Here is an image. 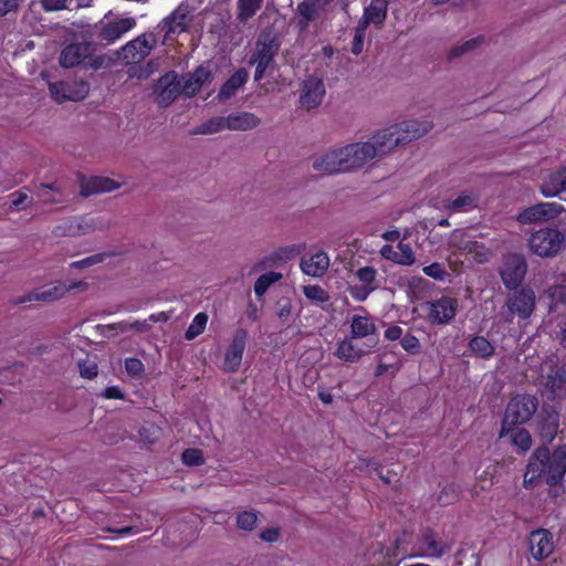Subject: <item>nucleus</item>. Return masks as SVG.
<instances>
[{"instance_id": "obj_11", "label": "nucleus", "mask_w": 566, "mask_h": 566, "mask_svg": "<svg viewBox=\"0 0 566 566\" xmlns=\"http://www.w3.org/2000/svg\"><path fill=\"white\" fill-rule=\"evenodd\" d=\"M49 88L57 103L81 101L88 94V85L83 81L50 83Z\"/></svg>"}, {"instance_id": "obj_19", "label": "nucleus", "mask_w": 566, "mask_h": 566, "mask_svg": "<svg viewBox=\"0 0 566 566\" xmlns=\"http://www.w3.org/2000/svg\"><path fill=\"white\" fill-rule=\"evenodd\" d=\"M65 293V286L60 282H56L51 286H44L42 289L34 290L23 296L14 298L13 304L18 305L32 301L53 302L61 298Z\"/></svg>"}, {"instance_id": "obj_3", "label": "nucleus", "mask_w": 566, "mask_h": 566, "mask_svg": "<svg viewBox=\"0 0 566 566\" xmlns=\"http://www.w3.org/2000/svg\"><path fill=\"white\" fill-rule=\"evenodd\" d=\"M538 405L534 395L518 394L512 397L504 410L499 439L505 438L514 427L527 423L536 413Z\"/></svg>"}, {"instance_id": "obj_32", "label": "nucleus", "mask_w": 566, "mask_h": 566, "mask_svg": "<svg viewBox=\"0 0 566 566\" xmlns=\"http://www.w3.org/2000/svg\"><path fill=\"white\" fill-rule=\"evenodd\" d=\"M374 138H376L377 142H403L401 122L382 126L375 133Z\"/></svg>"}, {"instance_id": "obj_17", "label": "nucleus", "mask_w": 566, "mask_h": 566, "mask_svg": "<svg viewBox=\"0 0 566 566\" xmlns=\"http://www.w3.org/2000/svg\"><path fill=\"white\" fill-rule=\"evenodd\" d=\"M325 95L323 81L316 76H308L303 84L300 102L307 109L315 108L322 103Z\"/></svg>"}, {"instance_id": "obj_49", "label": "nucleus", "mask_w": 566, "mask_h": 566, "mask_svg": "<svg viewBox=\"0 0 566 566\" xmlns=\"http://www.w3.org/2000/svg\"><path fill=\"white\" fill-rule=\"evenodd\" d=\"M400 344L402 348L409 354L416 355L421 352V344L419 339L410 333L401 337Z\"/></svg>"}, {"instance_id": "obj_40", "label": "nucleus", "mask_w": 566, "mask_h": 566, "mask_svg": "<svg viewBox=\"0 0 566 566\" xmlns=\"http://www.w3.org/2000/svg\"><path fill=\"white\" fill-rule=\"evenodd\" d=\"M208 322V315L206 313H198L192 319L189 327L186 329L185 338L192 340L199 336L206 328Z\"/></svg>"}, {"instance_id": "obj_13", "label": "nucleus", "mask_w": 566, "mask_h": 566, "mask_svg": "<svg viewBox=\"0 0 566 566\" xmlns=\"http://www.w3.org/2000/svg\"><path fill=\"white\" fill-rule=\"evenodd\" d=\"M562 211L564 207L557 202H541L522 211L517 220L524 224L547 221L558 217Z\"/></svg>"}, {"instance_id": "obj_18", "label": "nucleus", "mask_w": 566, "mask_h": 566, "mask_svg": "<svg viewBox=\"0 0 566 566\" xmlns=\"http://www.w3.org/2000/svg\"><path fill=\"white\" fill-rule=\"evenodd\" d=\"M80 187V196L87 198L93 195L116 190L120 187V184L108 177L94 176L88 179L82 177Z\"/></svg>"}, {"instance_id": "obj_44", "label": "nucleus", "mask_w": 566, "mask_h": 566, "mask_svg": "<svg viewBox=\"0 0 566 566\" xmlns=\"http://www.w3.org/2000/svg\"><path fill=\"white\" fill-rule=\"evenodd\" d=\"M184 464L199 467L205 463L203 452L200 449L188 448L181 453Z\"/></svg>"}, {"instance_id": "obj_63", "label": "nucleus", "mask_w": 566, "mask_h": 566, "mask_svg": "<svg viewBox=\"0 0 566 566\" xmlns=\"http://www.w3.org/2000/svg\"><path fill=\"white\" fill-rule=\"evenodd\" d=\"M60 283L65 286L66 292H71L74 290L84 292L88 289V283L85 281H65V282L60 281Z\"/></svg>"}, {"instance_id": "obj_57", "label": "nucleus", "mask_w": 566, "mask_h": 566, "mask_svg": "<svg viewBox=\"0 0 566 566\" xmlns=\"http://www.w3.org/2000/svg\"><path fill=\"white\" fill-rule=\"evenodd\" d=\"M458 499V494L455 488L453 485H449L443 488V490L438 495V502L441 505H448L454 502Z\"/></svg>"}, {"instance_id": "obj_22", "label": "nucleus", "mask_w": 566, "mask_h": 566, "mask_svg": "<svg viewBox=\"0 0 566 566\" xmlns=\"http://www.w3.org/2000/svg\"><path fill=\"white\" fill-rule=\"evenodd\" d=\"M357 338L353 336H346L344 339L337 343L335 356L346 363H358L361 357L369 353V349H364L358 346L355 340Z\"/></svg>"}, {"instance_id": "obj_39", "label": "nucleus", "mask_w": 566, "mask_h": 566, "mask_svg": "<svg viewBox=\"0 0 566 566\" xmlns=\"http://www.w3.org/2000/svg\"><path fill=\"white\" fill-rule=\"evenodd\" d=\"M304 250H305V243L285 245V247H281V248L276 249L274 251V256L276 259L281 260L282 263H285V262H289V261L295 259Z\"/></svg>"}, {"instance_id": "obj_1", "label": "nucleus", "mask_w": 566, "mask_h": 566, "mask_svg": "<svg viewBox=\"0 0 566 566\" xmlns=\"http://www.w3.org/2000/svg\"><path fill=\"white\" fill-rule=\"evenodd\" d=\"M388 144H346L313 160L314 170L323 175L346 172L363 167L367 161L391 150Z\"/></svg>"}, {"instance_id": "obj_10", "label": "nucleus", "mask_w": 566, "mask_h": 566, "mask_svg": "<svg viewBox=\"0 0 566 566\" xmlns=\"http://www.w3.org/2000/svg\"><path fill=\"white\" fill-rule=\"evenodd\" d=\"M180 80L184 94L186 96H193L202 87L211 84L213 80L212 67L209 63H203L199 65L193 72L181 76Z\"/></svg>"}, {"instance_id": "obj_62", "label": "nucleus", "mask_w": 566, "mask_h": 566, "mask_svg": "<svg viewBox=\"0 0 566 566\" xmlns=\"http://www.w3.org/2000/svg\"><path fill=\"white\" fill-rule=\"evenodd\" d=\"M280 536L279 528L269 527L261 532L260 538L266 543L276 542Z\"/></svg>"}, {"instance_id": "obj_16", "label": "nucleus", "mask_w": 566, "mask_h": 566, "mask_svg": "<svg viewBox=\"0 0 566 566\" xmlns=\"http://www.w3.org/2000/svg\"><path fill=\"white\" fill-rule=\"evenodd\" d=\"M552 533L547 530L539 528L533 531L528 538V545L532 556L536 560H543L554 551Z\"/></svg>"}, {"instance_id": "obj_21", "label": "nucleus", "mask_w": 566, "mask_h": 566, "mask_svg": "<svg viewBox=\"0 0 566 566\" xmlns=\"http://www.w3.org/2000/svg\"><path fill=\"white\" fill-rule=\"evenodd\" d=\"M151 49L153 42L148 36L142 35L123 46L122 53L127 63H137L148 55Z\"/></svg>"}, {"instance_id": "obj_42", "label": "nucleus", "mask_w": 566, "mask_h": 566, "mask_svg": "<svg viewBox=\"0 0 566 566\" xmlns=\"http://www.w3.org/2000/svg\"><path fill=\"white\" fill-rule=\"evenodd\" d=\"M356 276L363 283L361 285L378 289L376 283L377 270L374 266H363L356 271Z\"/></svg>"}, {"instance_id": "obj_8", "label": "nucleus", "mask_w": 566, "mask_h": 566, "mask_svg": "<svg viewBox=\"0 0 566 566\" xmlns=\"http://www.w3.org/2000/svg\"><path fill=\"white\" fill-rule=\"evenodd\" d=\"M560 413L555 406L544 403L535 418V436L542 446H548L554 441L559 431Z\"/></svg>"}, {"instance_id": "obj_43", "label": "nucleus", "mask_w": 566, "mask_h": 566, "mask_svg": "<svg viewBox=\"0 0 566 566\" xmlns=\"http://www.w3.org/2000/svg\"><path fill=\"white\" fill-rule=\"evenodd\" d=\"M304 295L316 303H326L329 301V294L319 285L303 286Z\"/></svg>"}, {"instance_id": "obj_36", "label": "nucleus", "mask_w": 566, "mask_h": 566, "mask_svg": "<svg viewBox=\"0 0 566 566\" xmlns=\"http://www.w3.org/2000/svg\"><path fill=\"white\" fill-rule=\"evenodd\" d=\"M283 277V274L280 273V272H274V271H271V272H268V273H264L262 275H260L255 283H254V293L258 297H261L265 294V292L268 291V289L281 281Z\"/></svg>"}, {"instance_id": "obj_56", "label": "nucleus", "mask_w": 566, "mask_h": 566, "mask_svg": "<svg viewBox=\"0 0 566 566\" xmlns=\"http://www.w3.org/2000/svg\"><path fill=\"white\" fill-rule=\"evenodd\" d=\"M366 29H367V27H365L364 24H360V23H358V25L356 28L353 49H352L353 53L356 55H358L363 51V43H364V39H365Z\"/></svg>"}, {"instance_id": "obj_48", "label": "nucleus", "mask_w": 566, "mask_h": 566, "mask_svg": "<svg viewBox=\"0 0 566 566\" xmlns=\"http://www.w3.org/2000/svg\"><path fill=\"white\" fill-rule=\"evenodd\" d=\"M125 370L130 377L139 378L144 374L145 368L139 358L129 357L125 359Z\"/></svg>"}, {"instance_id": "obj_59", "label": "nucleus", "mask_w": 566, "mask_h": 566, "mask_svg": "<svg viewBox=\"0 0 566 566\" xmlns=\"http://www.w3.org/2000/svg\"><path fill=\"white\" fill-rule=\"evenodd\" d=\"M45 11H56L66 8L72 0H39Z\"/></svg>"}, {"instance_id": "obj_54", "label": "nucleus", "mask_w": 566, "mask_h": 566, "mask_svg": "<svg viewBox=\"0 0 566 566\" xmlns=\"http://www.w3.org/2000/svg\"><path fill=\"white\" fill-rule=\"evenodd\" d=\"M423 273L434 280H443L448 275L443 265L438 262L424 266Z\"/></svg>"}, {"instance_id": "obj_60", "label": "nucleus", "mask_w": 566, "mask_h": 566, "mask_svg": "<svg viewBox=\"0 0 566 566\" xmlns=\"http://www.w3.org/2000/svg\"><path fill=\"white\" fill-rule=\"evenodd\" d=\"M12 197H14V199L12 200V207L17 210H22V209H27L28 206L25 205V202L29 200V197L25 192L23 191H15L12 193Z\"/></svg>"}, {"instance_id": "obj_12", "label": "nucleus", "mask_w": 566, "mask_h": 566, "mask_svg": "<svg viewBox=\"0 0 566 566\" xmlns=\"http://www.w3.org/2000/svg\"><path fill=\"white\" fill-rule=\"evenodd\" d=\"M101 229L94 218H74L56 224L52 231L55 237H80Z\"/></svg>"}, {"instance_id": "obj_50", "label": "nucleus", "mask_w": 566, "mask_h": 566, "mask_svg": "<svg viewBox=\"0 0 566 566\" xmlns=\"http://www.w3.org/2000/svg\"><path fill=\"white\" fill-rule=\"evenodd\" d=\"M262 0H240V13L239 17L242 20H247L252 17L260 8Z\"/></svg>"}, {"instance_id": "obj_7", "label": "nucleus", "mask_w": 566, "mask_h": 566, "mask_svg": "<svg viewBox=\"0 0 566 566\" xmlns=\"http://www.w3.org/2000/svg\"><path fill=\"white\" fill-rule=\"evenodd\" d=\"M201 0H185L181 2L167 18H165L159 27L165 32L164 43L172 41L177 35L186 32L191 17Z\"/></svg>"}, {"instance_id": "obj_6", "label": "nucleus", "mask_w": 566, "mask_h": 566, "mask_svg": "<svg viewBox=\"0 0 566 566\" xmlns=\"http://www.w3.org/2000/svg\"><path fill=\"white\" fill-rule=\"evenodd\" d=\"M527 268V261L522 253L510 252L503 254L497 272L507 290H516L524 282Z\"/></svg>"}, {"instance_id": "obj_9", "label": "nucleus", "mask_w": 566, "mask_h": 566, "mask_svg": "<svg viewBox=\"0 0 566 566\" xmlns=\"http://www.w3.org/2000/svg\"><path fill=\"white\" fill-rule=\"evenodd\" d=\"M424 306L432 324L446 325L457 315L459 302L454 297L443 295L439 300L426 302Z\"/></svg>"}, {"instance_id": "obj_35", "label": "nucleus", "mask_w": 566, "mask_h": 566, "mask_svg": "<svg viewBox=\"0 0 566 566\" xmlns=\"http://www.w3.org/2000/svg\"><path fill=\"white\" fill-rule=\"evenodd\" d=\"M562 181L563 179L559 169L556 172L551 174L548 179L543 182L541 186V192L547 198L557 196L559 192L564 191Z\"/></svg>"}, {"instance_id": "obj_28", "label": "nucleus", "mask_w": 566, "mask_h": 566, "mask_svg": "<svg viewBox=\"0 0 566 566\" xmlns=\"http://www.w3.org/2000/svg\"><path fill=\"white\" fill-rule=\"evenodd\" d=\"M387 0H371L370 4L365 9L364 15L359 21L360 24H381L387 17Z\"/></svg>"}, {"instance_id": "obj_61", "label": "nucleus", "mask_w": 566, "mask_h": 566, "mask_svg": "<svg viewBox=\"0 0 566 566\" xmlns=\"http://www.w3.org/2000/svg\"><path fill=\"white\" fill-rule=\"evenodd\" d=\"M21 0H0V17L15 11Z\"/></svg>"}, {"instance_id": "obj_31", "label": "nucleus", "mask_w": 566, "mask_h": 566, "mask_svg": "<svg viewBox=\"0 0 566 566\" xmlns=\"http://www.w3.org/2000/svg\"><path fill=\"white\" fill-rule=\"evenodd\" d=\"M468 347L475 357L482 359H489L495 353V347L484 336L472 337Z\"/></svg>"}, {"instance_id": "obj_5", "label": "nucleus", "mask_w": 566, "mask_h": 566, "mask_svg": "<svg viewBox=\"0 0 566 566\" xmlns=\"http://www.w3.org/2000/svg\"><path fill=\"white\" fill-rule=\"evenodd\" d=\"M511 293L506 298L507 310L502 313V319L505 323H512L514 317L517 316L521 319L528 318L536 305V295L534 290L528 286H520L516 290H510Z\"/></svg>"}, {"instance_id": "obj_33", "label": "nucleus", "mask_w": 566, "mask_h": 566, "mask_svg": "<svg viewBox=\"0 0 566 566\" xmlns=\"http://www.w3.org/2000/svg\"><path fill=\"white\" fill-rule=\"evenodd\" d=\"M506 437H510L511 443L521 452H526L532 447V436L525 428H518V426L514 427Z\"/></svg>"}, {"instance_id": "obj_26", "label": "nucleus", "mask_w": 566, "mask_h": 566, "mask_svg": "<svg viewBox=\"0 0 566 566\" xmlns=\"http://www.w3.org/2000/svg\"><path fill=\"white\" fill-rule=\"evenodd\" d=\"M431 128V123L426 119L409 118L401 120L403 142L419 139L429 133Z\"/></svg>"}, {"instance_id": "obj_53", "label": "nucleus", "mask_w": 566, "mask_h": 566, "mask_svg": "<svg viewBox=\"0 0 566 566\" xmlns=\"http://www.w3.org/2000/svg\"><path fill=\"white\" fill-rule=\"evenodd\" d=\"M374 291V287H369L368 285H352L348 287L350 296L359 302L365 301L368 297V295Z\"/></svg>"}, {"instance_id": "obj_38", "label": "nucleus", "mask_w": 566, "mask_h": 566, "mask_svg": "<svg viewBox=\"0 0 566 566\" xmlns=\"http://www.w3.org/2000/svg\"><path fill=\"white\" fill-rule=\"evenodd\" d=\"M228 129V119L226 117H213L196 128L198 134H216Z\"/></svg>"}, {"instance_id": "obj_25", "label": "nucleus", "mask_w": 566, "mask_h": 566, "mask_svg": "<svg viewBox=\"0 0 566 566\" xmlns=\"http://www.w3.org/2000/svg\"><path fill=\"white\" fill-rule=\"evenodd\" d=\"M328 266L329 258L324 251L315 253L310 259L303 258L301 261L302 271L310 276H323L328 270Z\"/></svg>"}, {"instance_id": "obj_41", "label": "nucleus", "mask_w": 566, "mask_h": 566, "mask_svg": "<svg viewBox=\"0 0 566 566\" xmlns=\"http://www.w3.org/2000/svg\"><path fill=\"white\" fill-rule=\"evenodd\" d=\"M258 522V512L254 510L243 511L237 515V527L242 531L251 532L255 528Z\"/></svg>"}, {"instance_id": "obj_15", "label": "nucleus", "mask_w": 566, "mask_h": 566, "mask_svg": "<svg viewBox=\"0 0 566 566\" xmlns=\"http://www.w3.org/2000/svg\"><path fill=\"white\" fill-rule=\"evenodd\" d=\"M156 93H157L158 104H160L163 106H167L180 93L184 94V88L181 86V80L174 72L166 73L157 82Z\"/></svg>"}, {"instance_id": "obj_45", "label": "nucleus", "mask_w": 566, "mask_h": 566, "mask_svg": "<svg viewBox=\"0 0 566 566\" xmlns=\"http://www.w3.org/2000/svg\"><path fill=\"white\" fill-rule=\"evenodd\" d=\"M273 56L272 44H258L255 54L252 57V63H264L269 65Z\"/></svg>"}, {"instance_id": "obj_30", "label": "nucleus", "mask_w": 566, "mask_h": 566, "mask_svg": "<svg viewBox=\"0 0 566 566\" xmlns=\"http://www.w3.org/2000/svg\"><path fill=\"white\" fill-rule=\"evenodd\" d=\"M377 327L368 316L354 315L350 323V336L359 339L375 335Z\"/></svg>"}, {"instance_id": "obj_2", "label": "nucleus", "mask_w": 566, "mask_h": 566, "mask_svg": "<svg viewBox=\"0 0 566 566\" xmlns=\"http://www.w3.org/2000/svg\"><path fill=\"white\" fill-rule=\"evenodd\" d=\"M566 473V444L557 446L552 452L548 446H541L530 457L524 474V486L534 489L542 479L546 484L556 486L562 483Z\"/></svg>"}, {"instance_id": "obj_58", "label": "nucleus", "mask_w": 566, "mask_h": 566, "mask_svg": "<svg viewBox=\"0 0 566 566\" xmlns=\"http://www.w3.org/2000/svg\"><path fill=\"white\" fill-rule=\"evenodd\" d=\"M549 295L556 304L566 305V285H554L549 290Z\"/></svg>"}, {"instance_id": "obj_52", "label": "nucleus", "mask_w": 566, "mask_h": 566, "mask_svg": "<svg viewBox=\"0 0 566 566\" xmlns=\"http://www.w3.org/2000/svg\"><path fill=\"white\" fill-rule=\"evenodd\" d=\"M80 375L86 379H93L97 376V364L92 360H80L77 363Z\"/></svg>"}, {"instance_id": "obj_14", "label": "nucleus", "mask_w": 566, "mask_h": 566, "mask_svg": "<svg viewBox=\"0 0 566 566\" xmlns=\"http://www.w3.org/2000/svg\"><path fill=\"white\" fill-rule=\"evenodd\" d=\"M248 332L244 328H237L224 355V369L234 373L239 369L245 349Z\"/></svg>"}, {"instance_id": "obj_4", "label": "nucleus", "mask_w": 566, "mask_h": 566, "mask_svg": "<svg viewBox=\"0 0 566 566\" xmlns=\"http://www.w3.org/2000/svg\"><path fill=\"white\" fill-rule=\"evenodd\" d=\"M531 251L539 258L558 255L566 245V237L557 228L545 227L533 232L528 239Z\"/></svg>"}, {"instance_id": "obj_37", "label": "nucleus", "mask_w": 566, "mask_h": 566, "mask_svg": "<svg viewBox=\"0 0 566 566\" xmlns=\"http://www.w3.org/2000/svg\"><path fill=\"white\" fill-rule=\"evenodd\" d=\"M566 385V369L565 367H558L554 371L547 375L546 388L553 392L558 394L565 389Z\"/></svg>"}, {"instance_id": "obj_29", "label": "nucleus", "mask_w": 566, "mask_h": 566, "mask_svg": "<svg viewBox=\"0 0 566 566\" xmlns=\"http://www.w3.org/2000/svg\"><path fill=\"white\" fill-rule=\"evenodd\" d=\"M249 73L244 69L235 71L231 77L221 86L218 98L219 101H227L241 88L248 81Z\"/></svg>"}, {"instance_id": "obj_55", "label": "nucleus", "mask_w": 566, "mask_h": 566, "mask_svg": "<svg viewBox=\"0 0 566 566\" xmlns=\"http://www.w3.org/2000/svg\"><path fill=\"white\" fill-rule=\"evenodd\" d=\"M276 306H277V313H276L277 317L283 322L287 321L292 314L291 300L283 297L276 302Z\"/></svg>"}, {"instance_id": "obj_47", "label": "nucleus", "mask_w": 566, "mask_h": 566, "mask_svg": "<svg viewBox=\"0 0 566 566\" xmlns=\"http://www.w3.org/2000/svg\"><path fill=\"white\" fill-rule=\"evenodd\" d=\"M398 253H399V264L401 265H411L416 262V258L412 251V248L408 243L399 242L397 244Z\"/></svg>"}, {"instance_id": "obj_51", "label": "nucleus", "mask_w": 566, "mask_h": 566, "mask_svg": "<svg viewBox=\"0 0 566 566\" xmlns=\"http://www.w3.org/2000/svg\"><path fill=\"white\" fill-rule=\"evenodd\" d=\"M107 256V253H97L91 256H87L80 261H74L70 264L72 269H85L90 268L92 265H95L97 263H102L105 258Z\"/></svg>"}, {"instance_id": "obj_23", "label": "nucleus", "mask_w": 566, "mask_h": 566, "mask_svg": "<svg viewBox=\"0 0 566 566\" xmlns=\"http://www.w3.org/2000/svg\"><path fill=\"white\" fill-rule=\"evenodd\" d=\"M92 53L90 43L71 44L63 49L60 63L63 67H73L81 64Z\"/></svg>"}, {"instance_id": "obj_46", "label": "nucleus", "mask_w": 566, "mask_h": 566, "mask_svg": "<svg viewBox=\"0 0 566 566\" xmlns=\"http://www.w3.org/2000/svg\"><path fill=\"white\" fill-rule=\"evenodd\" d=\"M448 207L453 211H463L474 207V197L468 193H462L452 200Z\"/></svg>"}, {"instance_id": "obj_64", "label": "nucleus", "mask_w": 566, "mask_h": 566, "mask_svg": "<svg viewBox=\"0 0 566 566\" xmlns=\"http://www.w3.org/2000/svg\"><path fill=\"white\" fill-rule=\"evenodd\" d=\"M102 397L106 399H124L125 395L117 386L107 387L103 392Z\"/></svg>"}, {"instance_id": "obj_20", "label": "nucleus", "mask_w": 566, "mask_h": 566, "mask_svg": "<svg viewBox=\"0 0 566 566\" xmlns=\"http://www.w3.org/2000/svg\"><path fill=\"white\" fill-rule=\"evenodd\" d=\"M328 0H303L297 7L298 25L305 30L308 24L321 15Z\"/></svg>"}, {"instance_id": "obj_27", "label": "nucleus", "mask_w": 566, "mask_h": 566, "mask_svg": "<svg viewBox=\"0 0 566 566\" xmlns=\"http://www.w3.org/2000/svg\"><path fill=\"white\" fill-rule=\"evenodd\" d=\"M136 25L134 18L118 19L114 22H108L103 27L102 38L108 42H115L123 34L132 30Z\"/></svg>"}, {"instance_id": "obj_24", "label": "nucleus", "mask_w": 566, "mask_h": 566, "mask_svg": "<svg viewBox=\"0 0 566 566\" xmlns=\"http://www.w3.org/2000/svg\"><path fill=\"white\" fill-rule=\"evenodd\" d=\"M420 542L426 546L422 554L429 557H441L451 549V546L438 539L433 530L429 527L422 531Z\"/></svg>"}, {"instance_id": "obj_34", "label": "nucleus", "mask_w": 566, "mask_h": 566, "mask_svg": "<svg viewBox=\"0 0 566 566\" xmlns=\"http://www.w3.org/2000/svg\"><path fill=\"white\" fill-rule=\"evenodd\" d=\"M227 119H228V129H234V130L251 129V128H254L259 123L258 118L253 114H250V113H242L239 115L229 116V117H227Z\"/></svg>"}]
</instances>
